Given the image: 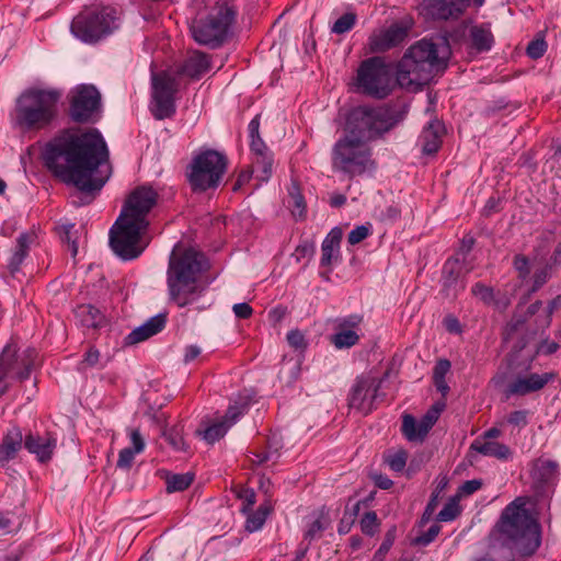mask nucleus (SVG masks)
<instances>
[{"label":"nucleus","mask_w":561,"mask_h":561,"mask_svg":"<svg viewBox=\"0 0 561 561\" xmlns=\"http://www.w3.org/2000/svg\"><path fill=\"white\" fill-rule=\"evenodd\" d=\"M273 153L271 151L254 156V167L260 181H267L273 172Z\"/></svg>","instance_id":"obj_37"},{"label":"nucleus","mask_w":561,"mask_h":561,"mask_svg":"<svg viewBox=\"0 0 561 561\" xmlns=\"http://www.w3.org/2000/svg\"><path fill=\"white\" fill-rule=\"evenodd\" d=\"M37 355L33 347L18 354L15 344L9 343L4 346L0 354V398L10 389L12 379L21 382L28 379Z\"/></svg>","instance_id":"obj_12"},{"label":"nucleus","mask_w":561,"mask_h":561,"mask_svg":"<svg viewBox=\"0 0 561 561\" xmlns=\"http://www.w3.org/2000/svg\"><path fill=\"white\" fill-rule=\"evenodd\" d=\"M209 268L204 253L186 249L179 255L172 254L167 272L170 301L183 308L196 301L204 293L201 278Z\"/></svg>","instance_id":"obj_3"},{"label":"nucleus","mask_w":561,"mask_h":561,"mask_svg":"<svg viewBox=\"0 0 561 561\" xmlns=\"http://www.w3.org/2000/svg\"><path fill=\"white\" fill-rule=\"evenodd\" d=\"M526 322V316H513L502 331V342L505 344L513 342L511 351L507 355L510 365L512 367H524V363L518 362L519 356L522 352L526 350L528 344L535 340L536 336V331L528 330ZM523 362H525V359Z\"/></svg>","instance_id":"obj_17"},{"label":"nucleus","mask_w":561,"mask_h":561,"mask_svg":"<svg viewBox=\"0 0 561 561\" xmlns=\"http://www.w3.org/2000/svg\"><path fill=\"white\" fill-rule=\"evenodd\" d=\"M443 325H444L445 330L449 333L460 334L462 332V327L460 324V321L454 314H447L443 319Z\"/></svg>","instance_id":"obj_64"},{"label":"nucleus","mask_w":561,"mask_h":561,"mask_svg":"<svg viewBox=\"0 0 561 561\" xmlns=\"http://www.w3.org/2000/svg\"><path fill=\"white\" fill-rule=\"evenodd\" d=\"M363 317L359 314H351L345 318L339 319L335 329L354 330L359 327Z\"/></svg>","instance_id":"obj_60"},{"label":"nucleus","mask_w":561,"mask_h":561,"mask_svg":"<svg viewBox=\"0 0 561 561\" xmlns=\"http://www.w3.org/2000/svg\"><path fill=\"white\" fill-rule=\"evenodd\" d=\"M356 85L360 93L382 100L392 90V73L383 58L375 56L363 60L357 69Z\"/></svg>","instance_id":"obj_11"},{"label":"nucleus","mask_w":561,"mask_h":561,"mask_svg":"<svg viewBox=\"0 0 561 561\" xmlns=\"http://www.w3.org/2000/svg\"><path fill=\"white\" fill-rule=\"evenodd\" d=\"M56 446L57 439L50 432H46L43 436L30 432L24 436V448L43 463L51 459Z\"/></svg>","instance_id":"obj_22"},{"label":"nucleus","mask_w":561,"mask_h":561,"mask_svg":"<svg viewBox=\"0 0 561 561\" xmlns=\"http://www.w3.org/2000/svg\"><path fill=\"white\" fill-rule=\"evenodd\" d=\"M550 265H546L545 267L539 268L534 273V282L530 290L531 293H536L537 290H539L550 279Z\"/></svg>","instance_id":"obj_52"},{"label":"nucleus","mask_w":561,"mask_h":561,"mask_svg":"<svg viewBox=\"0 0 561 561\" xmlns=\"http://www.w3.org/2000/svg\"><path fill=\"white\" fill-rule=\"evenodd\" d=\"M355 23L356 14L353 12H346L334 22L331 31L335 34H344L351 31Z\"/></svg>","instance_id":"obj_44"},{"label":"nucleus","mask_w":561,"mask_h":561,"mask_svg":"<svg viewBox=\"0 0 561 561\" xmlns=\"http://www.w3.org/2000/svg\"><path fill=\"white\" fill-rule=\"evenodd\" d=\"M228 430L229 424L220 420L218 422L207 425L205 428H197L195 431V434L197 436H201L208 444H214L218 442L220 438H222Z\"/></svg>","instance_id":"obj_33"},{"label":"nucleus","mask_w":561,"mask_h":561,"mask_svg":"<svg viewBox=\"0 0 561 561\" xmlns=\"http://www.w3.org/2000/svg\"><path fill=\"white\" fill-rule=\"evenodd\" d=\"M58 89H25L15 100L13 125L22 133L48 128L58 115L61 99Z\"/></svg>","instance_id":"obj_4"},{"label":"nucleus","mask_w":561,"mask_h":561,"mask_svg":"<svg viewBox=\"0 0 561 561\" xmlns=\"http://www.w3.org/2000/svg\"><path fill=\"white\" fill-rule=\"evenodd\" d=\"M360 530L366 536H375L379 531L380 520L374 511L366 512L360 518Z\"/></svg>","instance_id":"obj_39"},{"label":"nucleus","mask_w":561,"mask_h":561,"mask_svg":"<svg viewBox=\"0 0 561 561\" xmlns=\"http://www.w3.org/2000/svg\"><path fill=\"white\" fill-rule=\"evenodd\" d=\"M270 507L261 505L255 512L251 513L245 523V528L249 531L259 530L265 523L267 515L270 514Z\"/></svg>","instance_id":"obj_40"},{"label":"nucleus","mask_w":561,"mask_h":561,"mask_svg":"<svg viewBox=\"0 0 561 561\" xmlns=\"http://www.w3.org/2000/svg\"><path fill=\"white\" fill-rule=\"evenodd\" d=\"M336 332L331 335V343L337 348H350L359 341V335L354 330L335 329Z\"/></svg>","instance_id":"obj_38"},{"label":"nucleus","mask_w":561,"mask_h":561,"mask_svg":"<svg viewBox=\"0 0 561 561\" xmlns=\"http://www.w3.org/2000/svg\"><path fill=\"white\" fill-rule=\"evenodd\" d=\"M136 454L137 453H135L130 447L122 449L118 455L116 467L119 469H130Z\"/></svg>","instance_id":"obj_62"},{"label":"nucleus","mask_w":561,"mask_h":561,"mask_svg":"<svg viewBox=\"0 0 561 561\" xmlns=\"http://www.w3.org/2000/svg\"><path fill=\"white\" fill-rule=\"evenodd\" d=\"M287 342L290 347H293L296 351H305L308 346V343L305 339V335L301 331L298 329L290 330L287 333Z\"/></svg>","instance_id":"obj_51"},{"label":"nucleus","mask_w":561,"mask_h":561,"mask_svg":"<svg viewBox=\"0 0 561 561\" xmlns=\"http://www.w3.org/2000/svg\"><path fill=\"white\" fill-rule=\"evenodd\" d=\"M289 204L293 206V215L304 218L306 214V202L298 185L293 184V187L289 191Z\"/></svg>","instance_id":"obj_42"},{"label":"nucleus","mask_w":561,"mask_h":561,"mask_svg":"<svg viewBox=\"0 0 561 561\" xmlns=\"http://www.w3.org/2000/svg\"><path fill=\"white\" fill-rule=\"evenodd\" d=\"M409 35V27L401 23H393L386 30L369 37V48L373 53H386L401 45Z\"/></svg>","instance_id":"obj_20"},{"label":"nucleus","mask_w":561,"mask_h":561,"mask_svg":"<svg viewBox=\"0 0 561 561\" xmlns=\"http://www.w3.org/2000/svg\"><path fill=\"white\" fill-rule=\"evenodd\" d=\"M115 14V9L111 7L82 12L73 19L71 31L83 42H98L113 31Z\"/></svg>","instance_id":"obj_13"},{"label":"nucleus","mask_w":561,"mask_h":561,"mask_svg":"<svg viewBox=\"0 0 561 561\" xmlns=\"http://www.w3.org/2000/svg\"><path fill=\"white\" fill-rule=\"evenodd\" d=\"M236 496L243 501L241 511L248 513L252 511L253 505L256 501V495L253 489L245 486H237L234 489Z\"/></svg>","instance_id":"obj_45"},{"label":"nucleus","mask_w":561,"mask_h":561,"mask_svg":"<svg viewBox=\"0 0 561 561\" xmlns=\"http://www.w3.org/2000/svg\"><path fill=\"white\" fill-rule=\"evenodd\" d=\"M409 454L405 449H399L393 454H390L386 457V462L390 467L391 470L396 472H401L408 460Z\"/></svg>","instance_id":"obj_46"},{"label":"nucleus","mask_w":561,"mask_h":561,"mask_svg":"<svg viewBox=\"0 0 561 561\" xmlns=\"http://www.w3.org/2000/svg\"><path fill=\"white\" fill-rule=\"evenodd\" d=\"M533 478L541 483H552L559 476V463L556 460L538 458L534 461Z\"/></svg>","instance_id":"obj_28"},{"label":"nucleus","mask_w":561,"mask_h":561,"mask_svg":"<svg viewBox=\"0 0 561 561\" xmlns=\"http://www.w3.org/2000/svg\"><path fill=\"white\" fill-rule=\"evenodd\" d=\"M147 230V227L118 216L110 230V245L113 252L124 261L137 259L148 244L144 241Z\"/></svg>","instance_id":"obj_10"},{"label":"nucleus","mask_w":561,"mask_h":561,"mask_svg":"<svg viewBox=\"0 0 561 561\" xmlns=\"http://www.w3.org/2000/svg\"><path fill=\"white\" fill-rule=\"evenodd\" d=\"M23 446L24 435L22 430L16 425L10 427L0 443V467L16 458Z\"/></svg>","instance_id":"obj_24"},{"label":"nucleus","mask_w":561,"mask_h":561,"mask_svg":"<svg viewBox=\"0 0 561 561\" xmlns=\"http://www.w3.org/2000/svg\"><path fill=\"white\" fill-rule=\"evenodd\" d=\"M513 265L515 270L518 272V276L522 279H525L530 274L529 260L524 254H516L514 256Z\"/></svg>","instance_id":"obj_56"},{"label":"nucleus","mask_w":561,"mask_h":561,"mask_svg":"<svg viewBox=\"0 0 561 561\" xmlns=\"http://www.w3.org/2000/svg\"><path fill=\"white\" fill-rule=\"evenodd\" d=\"M484 0H424L423 8L434 20H458L471 5H482Z\"/></svg>","instance_id":"obj_19"},{"label":"nucleus","mask_w":561,"mask_h":561,"mask_svg":"<svg viewBox=\"0 0 561 561\" xmlns=\"http://www.w3.org/2000/svg\"><path fill=\"white\" fill-rule=\"evenodd\" d=\"M328 527V522H323L322 518H317L313 520L308 529L306 530L304 538L308 541H312L317 538L321 537V534L323 530H325Z\"/></svg>","instance_id":"obj_50"},{"label":"nucleus","mask_w":561,"mask_h":561,"mask_svg":"<svg viewBox=\"0 0 561 561\" xmlns=\"http://www.w3.org/2000/svg\"><path fill=\"white\" fill-rule=\"evenodd\" d=\"M165 490L168 493L182 492L191 486L194 482L195 474L193 472L171 473L165 472Z\"/></svg>","instance_id":"obj_31"},{"label":"nucleus","mask_w":561,"mask_h":561,"mask_svg":"<svg viewBox=\"0 0 561 561\" xmlns=\"http://www.w3.org/2000/svg\"><path fill=\"white\" fill-rule=\"evenodd\" d=\"M248 409V404L247 403H242V404H233V405H230L228 409H227V412L225 414V416L222 417V422H227V424H229V427L236 423V421L245 413Z\"/></svg>","instance_id":"obj_53"},{"label":"nucleus","mask_w":561,"mask_h":561,"mask_svg":"<svg viewBox=\"0 0 561 561\" xmlns=\"http://www.w3.org/2000/svg\"><path fill=\"white\" fill-rule=\"evenodd\" d=\"M42 160L55 178L83 194L79 202H72L75 206L90 204L106 182L94 176L99 167L108 161L106 142L96 128L59 130L45 144Z\"/></svg>","instance_id":"obj_1"},{"label":"nucleus","mask_w":561,"mask_h":561,"mask_svg":"<svg viewBox=\"0 0 561 561\" xmlns=\"http://www.w3.org/2000/svg\"><path fill=\"white\" fill-rule=\"evenodd\" d=\"M438 501H439V492L434 491L430 497V501L427 502V504L425 506V510H424V513H423L422 519H421L422 523H426L430 520V518L432 517V515L434 514V512L438 505Z\"/></svg>","instance_id":"obj_63"},{"label":"nucleus","mask_w":561,"mask_h":561,"mask_svg":"<svg viewBox=\"0 0 561 561\" xmlns=\"http://www.w3.org/2000/svg\"><path fill=\"white\" fill-rule=\"evenodd\" d=\"M321 266L328 267L333 263V260L339 257L340 249L330 244L323 243L321 245Z\"/></svg>","instance_id":"obj_55"},{"label":"nucleus","mask_w":561,"mask_h":561,"mask_svg":"<svg viewBox=\"0 0 561 561\" xmlns=\"http://www.w3.org/2000/svg\"><path fill=\"white\" fill-rule=\"evenodd\" d=\"M461 513L460 505L456 497L450 499L437 514V522H451Z\"/></svg>","instance_id":"obj_43"},{"label":"nucleus","mask_w":561,"mask_h":561,"mask_svg":"<svg viewBox=\"0 0 561 561\" xmlns=\"http://www.w3.org/2000/svg\"><path fill=\"white\" fill-rule=\"evenodd\" d=\"M447 66L431 39L423 38L411 45L397 64V83L408 90H419L433 77L434 71Z\"/></svg>","instance_id":"obj_6"},{"label":"nucleus","mask_w":561,"mask_h":561,"mask_svg":"<svg viewBox=\"0 0 561 561\" xmlns=\"http://www.w3.org/2000/svg\"><path fill=\"white\" fill-rule=\"evenodd\" d=\"M547 50V43L540 34L529 42L526 48L527 56L534 60L541 58Z\"/></svg>","instance_id":"obj_48"},{"label":"nucleus","mask_w":561,"mask_h":561,"mask_svg":"<svg viewBox=\"0 0 561 561\" xmlns=\"http://www.w3.org/2000/svg\"><path fill=\"white\" fill-rule=\"evenodd\" d=\"M331 168L333 172L352 181L371 174L377 163L370 145L341 136L331 150Z\"/></svg>","instance_id":"obj_8"},{"label":"nucleus","mask_w":561,"mask_h":561,"mask_svg":"<svg viewBox=\"0 0 561 561\" xmlns=\"http://www.w3.org/2000/svg\"><path fill=\"white\" fill-rule=\"evenodd\" d=\"M158 198V192L151 186L139 185L125 199L119 216L148 228V215L157 205Z\"/></svg>","instance_id":"obj_16"},{"label":"nucleus","mask_w":561,"mask_h":561,"mask_svg":"<svg viewBox=\"0 0 561 561\" xmlns=\"http://www.w3.org/2000/svg\"><path fill=\"white\" fill-rule=\"evenodd\" d=\"M183 434L184 426L181 423H178L170 428H164L162 432V436L175 451L186 453L188 450V445L185 443Z\"/></svg>","instance_id":"obj_34"},{"label":"nucleus","mask_w":561,"mask_h":561,"mask_svg":"<svg viewBox=\"0 0 561 561\" xmlns=\"http://www.w3.org/2000/svg\"><path fill=\"white\" fill-rule=\"evenodd\" d=\"M405 113V107L398 110L391 104L355 106L345 117L343 136L370 145L393 129Z\"/></svg>","instance_id":"obj_5"},{"label":"nucleus","mask_w":561,"mask_h":561,"mask_svg":"<svg viewBox=\"0 0 561 561\" xmlns=\"http://www.w3.org/2000/svg\"><path fill=\"white\" fill-rule=\"evenodd\" d=\"M77 314L85 328L99 329L106 324L104 314L92 305L79 306Z\"/></svg>","instance_id":"obj_30"},{"label":"nucleus","mask_w":561,"mask_h":561,"mask_svg":"<svg viewBox=\"0 0 561 561\" xmlns=\"http://www.w3.org/2000/svg\"><path fill=\"white\" fill-rule=\"evenodd\" d=\"M445 128L444 125L437 121H431L423 129L420 140L422 142V152L424 154H435L442 147Z\"/></svg>","instance_id":"obj_26"},{"label":"nucleus","mask_w":561,"mask_h":561,"mask_svg":"<svg viewBox=\"0 0 561 561\" xmlns=\"http://www.w3.org/2000/svg\"><path fill=\"white\" fill-rule=\"evenodd\" d=\"M167 323V314L159 313L152 318H150L142 325L134 329L126 337L125 344L134 345L140 342L148 340L149 337L156 335L161 332Z\"/></svg>","instance_id":"obj_25"},{"label":"nucleus","mask_w":561,"mask_h":561,"mask_svg":"<svg viewBox=\"0 0 561 561\" xmlns=\"http://www.w3.org/2000/svg\"><path fill=\"white\" fill-rule=\"evenodd\" d=\"M470 449L489 457H494L499 460H508L513 453L511 448L499 442H480L479 439L473 440Z\"/></svg>","instance_id":"obj_29"},{"label":"nucleus","mask_w":561,"mask_h":561,"mask_svg":"<svg viewBox=\"0 0 561 561\" xmlns=\"http://www.w3.org/2000/svg\"><path fill=\"white\" fill-rule=\"evenodd\" d=\"M440 410L432 407L419 421L420 430L423 435L428 434L439 417Z\"/></svg>","instance_id":"obj_47"},{"label":"nucleus","mask_w":561,"mask_h":561,"mask_svg":"<svg viewBox=\"0 0 561 561\" xmlns=\"http://www.w3.org/2000/svg\"><path fill=\"white\" fill-rule=\"evenodd\" d=\"M370 234V225H362L357 226L355 229H353L348 236L347 241L351 245H355L363 240H365Z\"/></svg>","instance_id":"obj_54"},{"label":"nucleus","mask_w":561,"mask_h":561,"mask_svg":"<svg viewBox=\"0 0 561 561\" xmlns=\"http://www.w3.org/2000/svg\"><path fill=\"white\" fill-rule=\"evenodd\" d=\"M471 293L473 296L480 298L485 305H490L494 300L493 288L484 285L483 283H476L471 288Z\"/></svg>","instance_id":"obj_49"},{"label":"nucleus","mask_w":561,"mask_h":561,"mask_svg":"<svg viewBox=\"0 0 561 561\" xmlns=\"http://www.w3.org/2000/svg\"><path fill=\"white\" fill-rule=\"evenodd\" d=\"M440 526L438 524H434L432 525L427 531L425 533H422L420 536H417L415 539H414V543L415 545H419V546H427L430 545L432 541L435 540V538L438 536L439 531H440Z\"/></svg>","instance_id":"obj_57"},{"label":"nucleus","mask_w":561,"mask_h":561,"mask_svg":"<svg viewBox=\"0 0 561 561\" xmlns=\"http://www.w3.org/2000/svg\"><path fill=\"white\" fill-rule=\"evenodd\" d=\"M381 382V379L371 376L358 377L348 396V407L364 414L371 412L376 408L375 401Z\"/></svg>","instance_id":"obj_18"},{"label":"nucleus","mask_w":561,"mask_h":561,"mask_svg":"<svg viewBox=\"0 0 561 561\" xmlns=\"http://www.w3.org/2000/svg\"><path fill=\"white\" fill-rule=\"evenodd\" d=\"M36 240L37 234L35 231L30 230L22 232L16 239V247L14 252L25 259L28 255L32 244H34Z\"/></svg>","instance_id":"obj_41"},{"label":"nucleus","mask_w":561,"mask_h":561,"mask_svg":"<svg viewBox=\"0 0 561 561\" xmlns=\"http://www.w3.org/2000/svg\"><path fill=\"white\" fill-rule=\"evenodd\" d=\"M401 432L409 442L422 443L426 438V435L421 433L416 419L408 413L402 416Z\"/></svg>","instance_id":"obj_35"},{"label":"nucleus","mask_w":561,"mask_h":561,"mask_svg":"<svg viewBox=\"0 0 561 561\" xmlns=\"http://www.w3.org/2000/svg\"><path fill=\"white\" fill-rule=\"evenodd\" d=\"M528 414L527 410L513 411L507 416V423L515 427H525L528 424Z\"/></svg>","instance_id":"obj_61"},{"label":"nucleus","mask_w":561,"mask_h":561,"mask_svg":"<svg viewBox=\"0 0 561 561\" xmlns=\"http://www.w3.org/2000/svg\"><path fill=\"white\" fill-rule=\"evenodd\" d=\"M178 90L176 79L167 72L152 76L151 113L156 119L171 118L175 114V94Z\"/></svg>","instance_id":"obj_15"},{"label":"nucleus","mask_w":561,"mask_h":561,"mask_svg":"<svg viewBox=\"0 0 561 561\" xmlns=\"http://www.w3.org/2000/svg\"><path fill=\"white\" fill-rule=\"evenodd\" d=\"M560 345L556 341H549L548 339L541 340L537 345L534 352L528 353L525 357L524 362V370L531 369L533 362L540 354L542 355H552L559 350Z\"/></svg>","instance_id":"obj_36"},{"label":"nucleus","mask_w":561,"mask_h":561,"mask_svg":"<svg viewBox=\"0 0 561 561\" xmlns=\"http://www.w3.org/2000/svg\"><path fill=\"white\" fill-rule=\"evenodd\" d=\"M492 535L502 546L523 557L533 556L541 545V526L523 497L502 511Z\"/></svg>","instance_id":"obj_2"},{"label":"nucleus","mask_w":561,"mask_h":561,"mask_svg":"<svg viewBox=\"0 0 561 561\" xmlns=\"http://www.w3.org/2000/svg\"><path fill=\"white\" fill-rule=\"evenodd\" d=\"M556 373L530 374L526 377H518L508 383L506 388L507 397L510 396H526L528 393L539 391L545 386L556 378Z\"/></svg>","instance_id":"obj_23"},{"label":"nucleus","mask_w":561,"mask_h":561,"mask_svg":"<svg viewBox=\"0 0 561 561\" xmlns=\"http://www.w3.org/2000/svg\"><path fill=\"white\" fill-rule=\"evenodd\" d=\"M75 228V225H64L60 228L59 236L62 242H67L69 249L72 253V256H76L78 253V244L77 241L72 239L71 230Z\"/></svg>","instance_id":"obj_58"},{"label":"nucleus","mask_w":561,"mask_h":561,"mask_svg":"<svg viewBox=\"0 0 561 561\" xmlns=\"http://www.w3.org/2000/svg\"><path fill=\"white\" fill-rule=\"evenodd\" d=\"M237 15L236 0H216L205 18L193 21L191 26L193 38L211 49L221 47L236 23Z\"/></svg>","instance_id":"obj_7"},{"label":"nucleus","mask_w":561,"mask_h":561,"mask_svg":"<svg viewBox=\"0 0 561 561\" xmlns=\"http://www.w3.org/2000/svg\"><path fill=\"white\" fill-rule=\"evenodd\" d=\"M465 287L460 261L454 257L448 259L443 266L442 293L447 298H456Z\"/></svg>","instance_id":"obj_21"},{"label":"nucleus","mask_w":561,"mask_h":561,"mask_svg":"<svg viewBox=\"0 0 561 561\" xmlns=\"http://www.w3.org/2000/svg\"><path fill=\"white\" fill-rule=\"evenodd\" d=\"M394 527L387 531L382 543L380 545L379 549L376 551L374 556L375 560H382L383 557L388 553L394 541Z\"/></svg>","instance_id":"obj_59"},{"label":"nucleus","mask_w":561,"mask_h":561,"mask_svg":"<svg viewBox=\"0 0 561 561\" xmlns=\"http://www.w3.org/2000/svg\"><path fill=\"white\" fill-rule=\"evenodd\" d=\"M472 47L478 51H488L491 49L494 38L490 30L483 26H473L470 30Z\"/></svg>","instance_id":"obj_32"},{"label":"nucleus","mask_w":561,"mask_h":561,"mask_svg":"<svg viewBox=\"0 0 561 561\" xmlns=\"http://www.w3.org/2000/svg\"><path fill=\"white\" fill-rule=\"evenodd\" d=\"M101 93L93 84H79L71 91L68 116L77 124H93L101 117Z\"/></svg>","instance_id":"obj_14"},{"label":"nucleus","mask_w":561,"mask_h":561,"mask_svg":"<svg viewBox=\"0 0 561 561\" xmlns=\"http://www.w3.org/2000/svg\"><path fill=\"white\" fill-rule=\"evenodd\" d=\"M210 57L208 54L195 50L184 61L182 73L191 79H199L210 70Z\"/></svg>","instance_id":"obj_27"},{"label":"nucleus","mask_w":561,"mask_h":561,"mask_svg":"<svg viewBox=\"0 0 561 561\" xmlns=\"http://www.w3.org/2000/svg\"><path fill=\"white\" fill-rule=\"evenodd\" d=\"M228 158L215 149H202L186 168V179L194 193L216 190L227 172Z\"/></svg>","instance_id":"obj_9"}]
</instances>
